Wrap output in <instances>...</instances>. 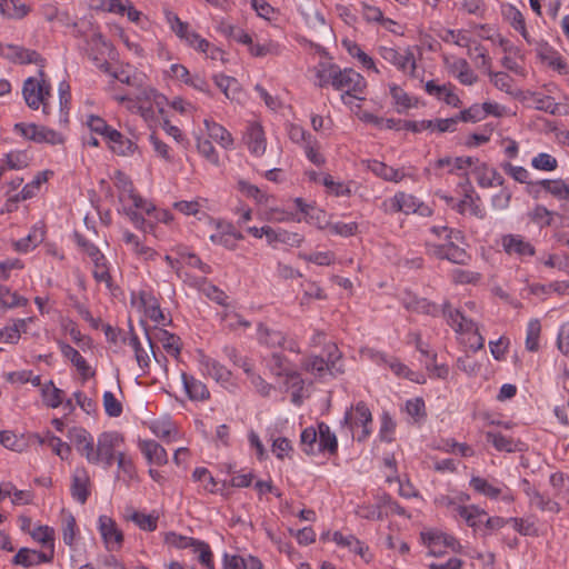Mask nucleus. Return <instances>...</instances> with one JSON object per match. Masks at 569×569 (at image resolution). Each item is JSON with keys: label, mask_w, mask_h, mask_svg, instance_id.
<instances>
[{"label": "nucleus", "mask_w": 569, "mask_h": 569, "mask_svg": "<svg viewBox=\"0 0 569 569\" xmlns=\"http://www.w3.org/2000/svg\"><path fill=\"white\" fill-rule=\"evenodd\" d=\"M332 87L342 92L341 100L345 104H351V99L365 100L367 81L351 68H339Z\"/></svg>", "instance_id": "nucleus-1"}, {"label": "nucleus", "mask_w": 569, "mask_h": 569, "mask_svg": "<svg viewBox=\"0 0 569 569\" xmlns=\"http://www.w3.org/2000/svg\"><path fill=\"white\" fill-rule=\"evenodd\" d=\"M342 423L353 439L365 441L371 433V411L363 401H359L346 411Z\"/></svg>", "instance_id": "nucleus-2"}, {"label": "nucleus", "mask_w": 569, "mask_h": 569, "mask_svg": "<svg viewBox=\"0 0 569 569\" xmlns=\"http://www.w3.org/2000/svg\"><path fill=\"white\" fill-rule=\"evenodd\" d=\"M40 80L28 78L22 88V94L29 108L37 110L42 106L43 113H49L48 99L50 98V84L43 79V69L39 70Z\"/></svg>", "instance_id": "nucleus-3"}, {"label": "nucleus", "mask_w": 569, "mask_h": 569, "mask_svg": "<svg viewBox=\"0 0 569 569\" xmlns=\"http://www.w3.org/2000/svg\"><path fill=\"white\" fill-rule=\"evenodd\" d=\"M123 442V438L116 431H107L99 435L97 440L98 465L103 463L109 469L116 457L117 449Z\"/></svg>", "instance_id": "nucleus-4"}, {"label": "nucleus", "mask_w": 569, "mask_h": 569, "mask_svg": "<svg viewBox=\"0 0 569 569\" xmlns=\"http://www.w3.org/2000/svg\"><path fill=\"white\" fill-rule=\"evenodd\" d=\"M378 53L386 62L395 66L399 71L413 76L416 59L409 48L401 52L393 47L381 46L378 49Z\"/></svg>", "instance_id": "nucleus-5"}, {"label": "nucleus", "mask_w": 569, "mask_h": 569, "mask_svg": "<svg viewBox=\"0 0 569 569\" xmlns=\"http://www.w3.org/2000/svg\"><path fill=\"white\" fill-rule=\"evenodd\" d=\"M456 242V240H450L441 244L427 243V251L438 259H447L457 264H467L470 260V256Z\"/></svg>", "instance_id": "nucleus-6"}, {"label": "nucleus", "mask_w": 569, "mask_h": 569, "mask_svg": "<svg viewBox=\"0 0 569 569\" xmlns=\"http://www.w3.org/2000/svg\"><path fill=\"white\" fill-rule=\"evenodd\" d=\"M443 315L448 319V323L457 332H475L477 335V349H482L485 346V339L479 333L476 322L471 319L466 318L459 310L452 309L449 303L443 306Z\"/></svg>", "instance_id": "nucleus-7"}, {"label": "nucleus", "mask_w": 569, "mask_h": 569, "mask_svg": "<svg viewBox=\"0 0 569 569\" xmlns=\"http://www.w3.org/2000/svg\"><path fill=\"white\" fill-rule=\"evenodd\" d=\"M500 243L508 256H515L521 260L536 254V249L532 243L526 240L521 234H503L500 239Z\"/></svg>", "instance_id": "nucleus-8"}, {"label": "nucleus", "mask_w": 569, "mask_h": 569, "mask_svg": "<svg viewBox=\"0 0 569 569\" xmlns=\"http://www.w3.org/2000/svg\"><path fill=\"white\" fill-rule=\"evenodd\" d=\"M0 54L6 59L20 64L34 63L43 68V59L36 50L16 44H0Z\"/></svg>", "instance_id": "nucleus-9"}, {"label": "nucleus", "mask_w": 569, "mask_h": 569, "mask_svg": "<svg viewBox=\"0 0 569 569\" xmlns=\"http://www.w3.org/2000/svg\"><path fill=\"white\" fill-rule=\"evenodd\" d=\"M91 480L84 467L74 469L71 480V496L79 503L84 505L90 496Z\"/></svg>", "instance_id": "nucleus-10"}, {"label": "nucleus", "mask_w": 569, "mask_h": 569, "mask_svg": "<svg viewBox=\"0 0 569 569\" xmlns=\"http://www.w3.org/2000/svg\"><path fill=\"white\" fill-rule=\"evenodd\" d=\"M99 531L108 550H117L121 547L123 533L110 517H99Z\"/></svg>", "instance_id": "nucleus-11"}, {"label": "nucleus", "mask_w": 569, "mask_h": 569, "mask_svg": "<svg viewBox=\"0 0 569 569\" xmlns=\"http://www.w3.org/2000/svg\"><path fill=\"white\" fill-rule=\"evenodd\" d=\"M243 141L252 154L262 156L267 148L262 126L259 122H250L246 129Z\"/></svg>", "instance_id": "nucleus-12"}, {"label": "nucleus", "mask_w": 569, "mask_h": 569, "mask_svg": "<svg viewBox=\"0 0 569 569\" xmlns=\"http://www.w3.org/2000/svg\"><path fill=\"white\" fill-rule=\"evenodd\" d=\"M198 361L200 370L203 375L213 378L218 382H227L230 380V370H228L216 359L204 355L202 351L198 352Z\"/></svg>", "instance_id": "nucleus-13"}, {"label": "nucleus", "mask_w": 569, "mask_h": 569, "mask_svg": "<svg viewBox=\"0 0 569 569\" xmlns=\"http://www.w3.org/2000/svg\"><path fill=\"white\" fill-rule=\"evenodd\" d=\"M106 140L108 141L109 148L112 150V152L117 153L118 156L129 157L132 156L138 149V146L134 141L124 137L114 128L109 132V136Z\"/></svg>", "instance_id": "nucleus-14"}, {"label": "nucleus", "mask_w": 569, "mask_h": 569, "mask_svg": "<svg viewBox=\"0 0 569 569\" xmlns=\"http://www.w3.org/2000/svg\"><path fill=\"white\" fill-rule=\"evenodd\" d=\"M52 555L43 551H36L28 548H21L12 558V563L22 567H32L42 562H51Z\"/></svg>", "instance_id": "nucleus-15"}, {"label": "nucleus", "mask_w": 569, "mask_h": 569, "mask_svg": "<svg viewBox=\"0 0 569 569\" xmlns=\"http://www.w3.org/2000/svg\"><path fill=\"white\" fill-rule=\"evenodd\" d=\"M181 379L183 388L190 400L204 401L210 398V392L202 381L191 375H187L186 372H182Z\"/></svg>", "instance_id": "nucleus-16"}, {"label": "nucleus", "mask_w": 569, "mask_h": 569, "mask_svg": "<svg viewBox=\"0 0 569 569\" xmlns=\"http://www.w3.org/2000/svg\"><path fill=\"white\" fill-rule=\"evenodd\" d=\"M420 207L421 203L415 196L405 192H398L389 199V208L393 212L415 213Z\"/></svg>", "instance_id": "nucleus-17"}, {"label": "nucleus", "mask_w": 569, "mask_h": 569, "mask_svg": "<svg viewBox=\"0 0 569 569\" xmlns=\"http://www.w3.org/2000/svg\"><path fill=\"white\" fill-rule=\"evenodd\" d=\"M267 242L272 247H276L278 243H283L298 248L303 242V236L281 228L273 229L270 227V231L267 233Z\"/></svg>", "instance_id": "nucleus-18"}, {"label": "nucleus", "mask_w": 569, "mask_h": 569, "mask_svg": "<svg viewBox=\"0 0 569 569\" xmlns=\"http://www.w3.org/2000/svg\"><path fill=\"white\" fill-rule=\"evenodd\" d=\"M367 168L377 177L386 181L399 182L405 178L403 171L395 169L378 160H369Z\"/></svg>", "instance_id": "nucleus-19"}, {"label": "nucleus", "mask_w": 569, "mask_h": 569, "mask_svg": "<svg viewBox=\"0 0 569 569\" xmlns=\"http://www.w3.org/2000/svg\"><path fill=\"white\" fill-rule=\"evenodd\" d=\"M487 441L491 442L498 451L517 452L521 451V442L500 432L487 431Z\"/></svg>", "instance_id": "nucleus-20"}, {"label": "nucleus", "mask_w": 569, "mask_h": 569, "mask_svg": "<svg viewBox=\"0 0 569 569\" xmlns=\"http://www.w3.org/2000/svg\"><path fill=\"white\" fill-rule=\"evenodd\" d=\"M140 449L150 463L161 466L168 461L167 451L154 440H144L140 442Z\"/></svg>", "instance_id": "nucleus-21"}, {"label": "nucleus", "mask_w": 569, "mask_h": 569, "mask_svg": "<svg viewBox=\"0 0 569 569\" xmlns=\"http://www.w3.org/2000/svg\"><path fill=\"white\" fill-rule=\"evenodd\" d=\"M243 236L236 231V229L231 224H226L222 231L211 234L210 240L219 246H222L227 249L234 250L237 248V242L242 240Z\"/></svg>", "instance_id": "nucleus-22"}, {"label": "nucleus", "mask_w": 569, "mask_h": 569, "mask_svg": "<svg viewBox=\"0 0 569 569\" xmlns=\"http://www.w3.org/2000/svg\"><path fill=\"white\" fill-rule=\"evenodd\" d=\"M338 450L337 437L325 422L318 423V452L328 451L333 455Z\"/></svg>", "instance_id": "nucleus-23"}, {"label": "nucleus", "mask_w": 569, "mask_h": 569, "mask_svg": "<svg viewBox=\"0 0 569 569\" xmlns=\"http://www.w3.org/2000/svg\"><path fill=\"white\" fill-rule=\"evenodd\" d=\"M204 126L208 132V136L217 141L221 147L228 149L233 144V138L231 133L221 124L208 120H204Z\"/></svg>", "instance_id": "nucleus-24"}, {"label": "nucleus", "mask_w": 569, "mask_h": 569, "mask_svg": "<svg viewBox=\"0 0 569 569\" xmlns=\"http://www.w3.org/2000/svg\"><path fill=\"white\" fill-rule=\"evenodd\" d=\"M339 66L330 62H320L318 63L313 71L317 78L316 84L318 87H327L329 84L333 86Z\"/></svg>", "instance_id": "nucleus-25"}, {"label": "nucleus", "mask_w": 569, "mask_h": 569, "mask_svg": "<svg viewBox=\"0 0 569 569\" xmlns=\"http://www.w3.org/2000/svg\"><path fill=\"white\" fill-rule=\"evenodd\" d=\"M59 348L63 357L69 359L82 376L87 377L90 373V366L77 349L66 342H59Z\"/></svg>", "instance_id": "nucleus-26"}, {"label": "nucleus", "mask_w": 569, "mask_h": 569, "mask_svg": "<svg viewBox=\"0 0 569 569\" xmlns=\"http://www.w3.org/2000/svg\"><path fill=\"white\" fill-rule=\"evenodd\" d=\"M191 284L218 305H226L227 295L214 284L208 282L206 278L196 279Z\"/></svg>", "instance_id": "nucleus-27"}, {"label": "nucleus", "mask_w": 569, "mask_h": 569, "mask_svg": "<svg viewBox=\"0 0 569 569\" xmlns=\"http://www.w3.org/2000/svg\"><path fill=\"white\" fill-rule=\"evenodd\" d=\"M403 306L407 310L425 313L435 315L437 312V306L431 303L425 298H418L416 296L408 295L402 300Z\"/></svg>", "instance_id": "nucleus-28"}, {"label": "nucleus", "mask_w": 569, "mask_h": 569, "mask_svg": "<svg viewBox=\"0 0 569 569\" xmlns=\"http://www.w3.org/2000/svg\"><path fill=\"white\" fill-rule=\"evenodd\" d=\"M472 192V189L470 190V192H466L463 199L457 203L456 210L459 213H465L466 209L469 208L472 216L479 219H483L486 213L480 204V198L478 196L473 197Z\"/></svg>", "instance_id": "nucleus-29"}, {"label": "nucleus", "mask_w": 569, "mask_h": 569, "mask_svg": "<svg viewBox=\"0 0 569 569\" xmlns=\"http://www.w3.org/2000/svg\"><path fill=\"white\" fill-rule=\"evenodd\" d=\"M44 240L42 228L33 227L27 237L14 242V248L20 252H28Z\"/></svg>", "instance_id": "nucleus-30"}, {"label": "nucleus", "mask_w": 569, "mask_h": 569, "mask_svg": "<svg viewBox=\"0 0 569 569\" xmlns=\"http://www.w3.org/2000/svg\"><path fill=\"white\" fill-rule=\"evenodd\" d=\"M128 343L132 347L134 351V357L138 366L143 372H147L150 366V357L147 350L141 346V342L138 336L134 333L132 326H130V337L128 339Z\"/></svg>", "instance_id": "nucleus-31"}, {"label": "nucleus", "mask_w": 569, "mask_h": 569, "mask_svg": "<svg viewBox=\"0 0 569 569\" xmlns=\"http://www.w3.org/2000/svg\"><path fill=\"white\" fill-rule=\"evenodd\" d=\"M122 239L126 244L131 247L137 256L144 260H152L157 256V252L152 248L141 244L138 237L130 231H124Z\"/></svg>", "instance_id": "nucleus-32"}, {"label": "nucleus", "mask_w": 569, "mask_h": 569, "mask_svg": "<svg viewBox=\"0 0 569 569\" xmlns=\"http://www.w3.org/2000/svg\"><path fill=\"white\" fill-rule=\"evenodd\" d=\"M457 513L466 521L469 527L473 528L475 530L481 526V517L486 516V511L475 505L457 508Z\"/></svg>", "instance_id": "nucleus-33"}, {"label": "nucleus", "mask_w": 569, "mask_h": 569, "mask_svg": "<svg viewBox=\"0 0 569 569\" xmlns=\"http://www.w3.org/2000/svg\"><path fill=\"white\" fill-rule=\"evenodd\" d=\"M31 537L49 549L48 555H54V530L49 526H38L31 532Z\"/></svg>", "instance_id": "nucleus-34"}, {"label": "nucleus", "mask_w": 569, "mask_h": 569, "mask_svg": "<svg viewBox=\"0 0 569 569\" xmlns=\"http://www.w3.org/2000/svg\"><path fill=\"white\" fill-rule=\"evenodd\" d=\"M540 58L543 62H546L553 70H557L559 73H569V66L567 61L557 51L552 49H546L545 51L540 52Z\"/></svg>", "instance_id": "nucleus-35"}, {"label": "nucleus", "mask_w": 569, "mask_h": 569, "mask_svg": "<svg viewBox=\"0 0 569 569\" xmlns=\"http://www.w3.org/2000/svg\"><path fill=\"white\" fill-rule=\"evenodd\" d=\"M259 340L268 347H284L287 342L283 332L278 330H271L263 326L259 327Z\"/></svg>", "instance_id": "nucleus-36"}, {"label": "nucleus", "mask_w": 569, "mask_h": 569, "mask_svg": "<svg viewBox=\"0 0 569 569\" xmlns=\"http://www.w3.org/2000/svg\"><path fill=\"white\" fill-rule=\"evenodd\" d=\"M470 487L480 495L491 499H497L501 495V489L489 483L485 478L472 477L470 479Z\"/></svg>", "instance_id": "nucleus-37"}, {"label": "nucleus", "mask_w": 569, "mask_h": 569, "mask_svg": "<svg viewBox=\"0 0 569 569\" xmlns=\"http://www.w3.org/2000/svg\"><path fill=\"white\" fill-rule=\"evenodd\" d=\"M332 540L339 545V546H342V547H347L349 548L352 552L357 553V555H360L361 557L365 556V550H367V548L363 546V543L361 541H359L355 536L352 535H349V536H343L341 532L339 531H336L333 535H332Z\"/></svg>", "instance_id": "nucleus-38"}, {"label": "nucleus", "mask_w": 569, "mask_h": 569, "mask_svg": "<svg viewBox=\"0 0 569 569\" xmlns=\"http://www.w3.org/2000/svg\"><path fill=\"white\" fill-rule=\"evenodd\" d=\"M41 392L46 406L50 408H58L60 405H62L63 391L61 389H58L52 381H49L48 383L43 385Z\"/></svg>", "instance_id": "nucleus-39"}, {"label": "nucleus", "mask_w": 569, "mask_h": 569, "mask_svg": "<svg viewBox=\"0 0 569 569\" xmlns=\"http://www.w3.org/2000/svg\"><path fill=\"white\" fill-rule=\"evenodd\" d=\"M300 445L307 455H316L318 452V428H306L301 432Z\"/></svg>", "instance_id": "nucleus-40"}, {"label": "nucleus", "mask_w": 569, "mask_h": 569, "mask_svg": "<svg viewBox=\"0 0 569 569\" xmlns=\"http://www.w3.org/2000/svg\"><path fill=\"white\" fill-rule=\"evenodd\" d=\"M342 355L338 350L336 345H330L327 348V359L326 362L329 367V373L332 376L341 375L345 372V367L341 361Z\"/></svg>", "instance_id": "nucleus-41"}, {"label": "nucleus", "mask_w": 569, "mask_h": 569, "mask_svg": "<svg viewBox=\"0 0 569 569\" xmlns=\"http://www.w3.org/2000/svg\"><path fill=\"white\" fill-rule=\"evenodd\" d=\"M557 216L556 212L547 209L542 204H537L530 212L529 218L532 222L540 227H549L553 223V218Z\"/></svg>", "instance_id": "nucleus-42"}, {"label": "nucleus", "mask_w": 569, "mask_h": 569, "mask_svg": "<svg viewBox=\"0 0 569 569\" xmlns=\"http://www.w3.org/2000/svg\"><path fill=\"white\" fill-rule=\"evenodd\" d=\"M213 81L228 99L233 98V93L239 91V82L233 77L219 73L213 76Z\"/></svg>", "instance_id": "nucleus-43"}, {"label": "nucleus", "mask_w": 569, "mask_h": 569, "mask_svg": "<svg viewBox=\"0 0 569 569\" xmlns=\"http://www.w3.org/2000/svg\"><path fill=\"white\" fill-rule=\"evenodd\" d=\"M286 378L284 386L287 389H292V402L296 405L300 403V391L303 388V380L301 376L293 370L286 371L283 376Z\"/></svg>", "instance_id": "nucleus-44"}, {"label": "nucleus", "mask_w": 569, "mask_h": 569, "mask_svg": "<svg viewBox=\"0 0 569 569\" xmlns=\"http://www.w3.org/2000/svg\"><path fill=\"white\" fill-rule=\"evenodd\" d=\"M158 340L161 341L163 349L174 356L178 357L180 355V338L173 333H170L167 330H160L158 333Z\"/></svg>", "instance_id": "nucleus-45"}, {"label": "nucleus", "mask_w": 569, "mask_h": 569, "mask_svg": "<svg viewBox=\"0 0 569 569\" xmlns=\"http://www.w3.org/2000/svg\"><path fill=\"white\" fill-rule=\"evenodd\" d=\"M541 326L538 319H532L527 326L526 348L528 351L535 352L539 349V337Z\"/></svg>", "instance_id": "nucleus-46"}, {"label": "nucleus", "mask_w": 569, "mask_h": 569, "mask_svg": "<svg viewBox=\"0 0 569 569\" xmlns=\"http://www.w3.org/2000/svg\"><path fill=\"white\" fill-rule=\"evenodd\" d=\"M423 541L427 543L429 548V552L432 556H440L443 553L442 550H436V547H441L442 542H446L448 536L442 532L437 531H428L421 533Z\"/></svg>", "instance_id": "nucleus-47"}, {"label": "nucleus", "mask_w": 569, "mask_h": 569, "mask_svg": "<svg viewBox=\"0 0 569 569\" xmlns=\"http://www.w3.org/2000/svg\"><path fill=\"white\" fill-rule=\"evenodd\" d=\"M93 262V278L98 282L104 283L108 288H111V274L107 264V259L101 254V259L91 260Z\"/></svg>", "instance_id": "nucleus-48"}, {"label": "nucleus", "mask_w": 569, "mask_h": 569, "mask_svg": "<svg viewBox=\"0 0 569 569\" xmlns=\"http://www.w3.org/2000/svg\"><path fill=\"white\" fill-rule=\"evenodd\" d=\"M238 190L246 197L253 199L258 203H266L267 196L257 186L251 184L248 181L240 180L238 182Z\"/></svg>", "instance_id": "nucleus-49"}, {"label": "nucleus", "mask_w": 569, "mask_h": 569, "mask_svg": "<svg viewBox=\"0 0 569 569\" xmlns=\"http://www.w3.org/2000/svg\"><path fill=\"white\" fill-rule=\"evenodd\" d=\"M531 166L541 171H553L558 168V161L549 153L540 152L531 160Z\"/></svg>", "instance_id": "nucleus-50"}, {"label": "nucleus", "mask_w": 569, "mask_h": 569, "mask_svg": "<svg viewBox=\"0 0 569 569\" xmlns=\"http://www.w3.org/2000/svg\"><path fill=\"white\" fill-rule=\"evenodd\" d=\"M140 529L146 531H154L157 529L158 517L134 511L129 517Z\"/></svg>", "instance_id": "nucleus-51"}, {"label": "nucleus", "mask_w": 569, "mask_h": 569, "mask_svg": "<svg viewBox=\"0 0 569 569\" xmlns=\"http://www.w3.org/2000/svg\"><path fill=\"white\" fill-rule=\"evenodd\" d=\"M390 94L398 107L397 111L400 113L403 110L410 109L413 104L411 98L397 84L390 86Z\"/></svg>", "instance_id": "nucleus-52"}, {"label": "nucleus", "mask_w": 569, "mask_h": 569, "mask_svg": "<svg viewBox=\"0 0 569 569\" xmlns=\"http://www.w3.org/2000/svg\"><path fill=\"white\" fill-rule=\"evenodd\" d=\"M220 29L221 32L230 39L246 46L251 44V36L247 33L243 29L232 24H222Z\"/></svg>", "instance_id": "nucleus-53"}, {"label": "nucleus", "mask_w": 569, "mask_h": 569, "mask_svg": "<svg viewBox=\"0 0 569 569\" xmlns=\"http://www.w3.org/2000/svg\"><path fill=\"white\" fill-rule=\"evenodd\" d=\"M361 7L362 16L368 22H380L382 26H387V23H395L393 20L383 18L382 11L379 8L369 6L366 2H362Z\"/></svg>", "instance_id": "nucleus-54"}, {"label": "nucleus", "mask_w": 569, "mask_h": 569, "mask_svg": "<svg viewBox=\"0 0 569 569\" xmlns=\"http://www.w3.org/2000/svg\"><path fill=\"white\" fill-rule=\"evenodd\" d=\"M535 108L550 114L559 113L560 106L549 96L533 94Z\"/></svg>", "instance_id": "nucleus-55"}, {"label": "nucleus", "mask_w": 569, "mask_h": 569, "mask_svg": "<svg viewBox=\"0 0 569 569\" xmlns=\"http://www.w3.org/2000/svg\"><path fill=\"white\" fill-rule=\"evenodd\" d=\"M111 77L120 81L121 83L132 86V87H140V79L136 73H132L130 70V67H121L119 69H116Z\"/></svg>", "instance_id": "nucleus-56"}, {"label": "nucleus", "mask_w": 569, "mask_h": 569, "mask_svg": "<svg viewBox=\"0 0 569 569\" xmlns=\"http://www.w3.org/2000/svg\"><path fill=\"white\" fill-rule=\"evenodd\" d=\"M507 17L510 20V23L513 27V29L519 31L521 33V36L528 42H530L529 37H528V32H527V29H526L525 18H523L522 13L519 10H517L515 7H509L508 12H507Z\"/></svg>", "instance_id": "nucleus-57"}, {"label": "nucleus", "mask_w": 569, "mask_h": 569, "mask_svg": "<svg viewBox=\"0 0 569 569\" xmlns=\"http://www.w3.org/2000/svg\"><path fill=\"white\" fill-rule=\"evenodd\" d=\"M87 126L91 132L102 136L104 139L108 138L109 132L113 130L102 118L90 114L87 118Z\"/></svg>", "instance_id": "nucleus-58"}, {"label": "nucleus", "mask_w": 569, "mask_h": 569, "mask_svg": "<svg viewBox=\"0 0 569 569\" xmlns=\"http://www.w3.org/2000/svg\"><path fill=\"white\" fill-rule=\"evenodd\" d=\"M492 84L507 93H511L513 79L506 72H492L488 70Z\"/></svg>", "instance_id": "nucleus-59"}, {"label": "nucleus", "mask_w": 569, "mask_h": 569, "mask_svg": "<svg viewBox=\"0 0 569 569\" xmlns=\"http://www.w3.org/2000/svg\"><path fill=\"white\" fill-rule=\"evenodd\" d=\"M197 149L210 163L214 166L219 164V156L211 141L207 139H198Z\"/></svg>", "instance_id": "nucleus-60"}, {"label": "nucleus", "mask_w": 569, "mask_h": 569, "mask_svg": "<svg viewBox=\"0 0 569 569\" xmlns=\"http://www.w3.org/2000/svg\"><path fill=\"white\" fill-rule=\"evenodd\" d=\"M103 407L109 417H119L122 413V405L111 391L103 393Z\"/></svg>", "instance_id": "nucleus-61"}, {"label": "nucleus", "mask_w": 569, "mask_h": 569, "mask_svg": "<svg viewBox=\"0 0 569 569\" xmlns=\"http://www.w3.org/2000/svg\"><path fill=\"white\" fill-rule=\"evenodd\" d=\"M63 140L64 139L61 133H59L50 128L39 126L38 137H37L38 143L46 142V143H50V144H60V143H63Z\"/></svg>", "instance_id": "nucleus-62"}, {"label": "nucleus", "mask_w": 569, "mask_h": 569, "mask_svg": "<svg viewBox=\"0 0 569 569\" xmlns=\"http://www.w3.org/2000/svg\"><path fill=\"white\" fill-rule=\"evenodd\" d=\"M193 551L199 553L198 559L206 569H213L212 552L208 543L198 540L193 547Z\"/></svg>", "instance_id": "nucleus-63"}, {"label": "nucleus", "mask_w": 569, "mask_h": 569, "mask_svg": "<svg viewBox=\"0 0 569 569\" xmlns=\"http://www.w3.org/2000/svg\"><path fill=\"white\" fill-rule=\"evenodd\" d=\"M501 167H502L503 171L507 174H509L510 177H512L516 181H518L520 183H527V184L531 183L529 181L530 174L526 168L520 167V166H513L510 162H506Z\"/></svg>", "instance_id": "nucleus-64"}]
</instances>
